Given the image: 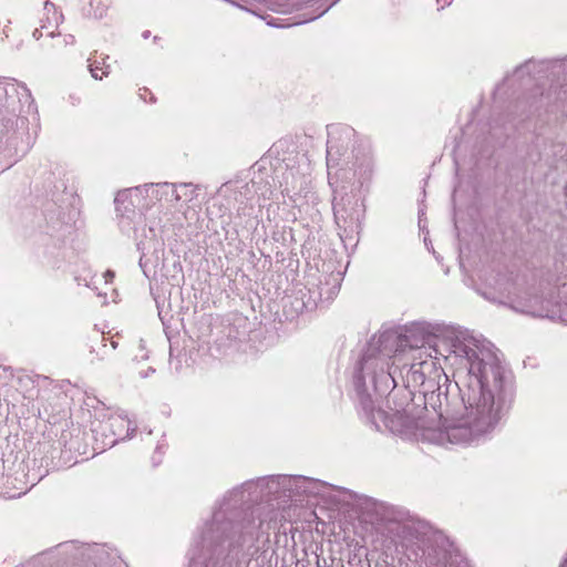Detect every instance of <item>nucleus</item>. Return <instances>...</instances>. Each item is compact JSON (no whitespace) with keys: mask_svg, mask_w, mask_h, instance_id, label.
Returning a JSON list of instances; mask_svg holds the SVG:
<instances>
[{"mask_svg":"<svg viewBox=\"0 0 567 567\" xmlns=\"http://www.w3.org/2000/svg\"><path fill=\"white\" fill-rule=\"evenodd\" d=\"M437 342L445 348L444 359L454 367L457 378L461 398L454 396L449 403L454 413L465 406L480 426H487L507 406L512 372L484 341L460 326L415 322L405 333L390 329L374 334L353 368L354 392L369 422L380 427L373 415V393H384L395 385V371L391 367L401 354L406 349L417 354L424 351L425 344L437 347ZM434 351L437 353L436 348Z\"/></svg>","mask_w":567,"mask_h":567,"instance_id":"f257e3e1","label":"nucleus"},{"mask_svg":"<svg viewBox=\"0 0 567 567\" xmlns=\"http://www.w3.org/2000/svg\"><path fill=\"white\" fill-rule=\"evenodd\" d=\"M412 363L401 371L404 388L391 386L384 393H373V415L380 427L369 422L360 402L359 414L371 429L390 431L405 440L426 441L434 444H474L484 440L508 414L515 399L514 378L507 406L494 415L491 424L480 426L476 416L465 406L457 412L450 409L454 396H460L457 380L452 384H437L442 369L437 358L426 351L411 355Z\"/></svg>","mask_w":567,"mask_h":567,"instance_id":"f03ea898","label":"nucleus"},{"mask_svg":"<svg viewBox=\"0 0 567 567\" xmlns=\"http://www.w3.org/2000/svg\"><path fill=\"white\" fill-rule=\"evenodd\" d=\"M324 483L297 475H271L247 481L228 491L214 507L188 550V567H241L252 560L261 567H277V549L270 533L277 529V513L264 512L250 503L258 491L292 495H317Z\"/></svg>","mask_w":567,"mask_h":567,"instance_id":"7ed1b4c3","label":"nucleus"},{"mask_svg":"<svg viewBox=\"0 0 567 567\" xmlns=\"http://www.w3.org/2000/svg\"><path fill=\"white\" fill-rule=\"evenodd\" d=\"M37 106L25 84L0 78V152L4 156H23L33 145L37 132L29 130V118Z\"/></svg>","mask_w":567,"mask_h":567,"instance_id":"20e7f679","label":"nucleus"},{"mask_svg":"<svg viewBox=\"0 0 567 567\" xmlns=\"http://www.w3.org/2000/svg\"><path fill=\"white\" fill-rule=\"evenodd\" d=\"M482 296L516 312L567 323V303L561 305L553 289L545 296L542 286L527 285L518 277L499 275L493 290Z\"/></svg>","mask_w":567,"mask_h":567,"instance_id":"39448f33","label":"nucleus"},{"mask_svg":"<svg viewBox=\"0 0 567 567\" xmlns=\"http://www.w3.org/2000/svg\"><path fill=\"white\" fill-rule=\"evenodd\" d=\"M327 168L329 184L352 181L362 186L372 173V158L365 147L354 146L355 132L348 125L333 124L327 127Z\"/></svg>","mask_w":567,"mask_h":567,"instance_id":"423d86ee","label":"nucleus"},{"mask_svg":"<svg viewBox=\"0 0 567 567\" xmlns=\"http://www.w3.org/2000/svg\"><path fill=\"white\" fill-rule=\"evenodd\" d=\"M401 546L409 560L426 567H470L454 544L425 524L410 522L400 527Z\"/></svg>","mask_w":567,"mask_h":567,"instance_id":"0eeeda50","label":"nucleus"},{"mask_svg":"<svg viewBox=\"0 0 567 567\" xmlns=\"http://www.w3.org/2000/svg\"><path fill=\"white\" fill-rule=\"evenodd\" d=\"M349 183V179L347 181ZM350 193L347 192V186L342 185L334 189L332 200V208L334 220L340 229V237L342 240L354 239L355 235L362 230V221L364 218L365 207L362 198L359 195V188L351 182Z\"/></svg>","mask_w":567,"mask_h":567,"instance_id":"6e6552de","label":"nucleus"},{"mask_svg":"<svg viewBox=\"0 0 567 567\" xmlns=\"http://www.w3.org/2000/svg\"><path fill=\"white\" fill-rule=\"evenodd\" d=\"M92 433L102 436V450L114 446L118 441L132 436L135 427L132 422L121 414H112L104 420L92 423Z\"/></svg>","mask_w":567,"mask_h":567,"instance_id":"1a4fd4ad","label":"nucleus"},{"mask_svg":"<svg viewBox=\"0 0 567 567\" xmlns=\"http://www.w3.org/2000/svg\"><path fill=\"white\" fill-rule=\"evenodd\" d=\"M282 178L280 185L282 195L288 197L293 207L298 208L300 213L307 210L309 202L316 204L317 196L311 192L310 181L306 175L289 169Z\"/></svg>","mask_w":567,"mask_h":567,"instance_id":"9d476101","label":"nucleus"},{"mask_svg":"<svg viewBox=\"0 0 567 567\" xmlns=\"http://www.w3.org/2000/svg\"><path fill=\"white\" fill-rule=\"evenodd\" d=\"M144 192L145 186L120 190L114 199L117 214L122 218L134 220L142 214V209L144 208V205H142Z\"/></svg>","mask_w":567,"mask_h":567,"instance_id":"9b49d317","label":"nucleus"},{"mask_svg":"<svg viewBox=\"0 0 567 567\" xmlns=\"http://www.w3.org/2000/svg\"><path fill=\"white\" fill-rule=\"evenodd\" d=\"M545 65L546 69H551L567 75V56L561 59H550L545 61L528 60L518 65L511 76L504 79L505 82H511L515 79L522 80L525 75L529 76L536 68Z\"/></svg>","mask_w":567,"mask_h":567,"instance_id":"f8f14e48","label":"nucleus"},{"mask_svg":"<svg viewBox=\"0 0 567 567\" xmlns=\"http://www.w3.org/2000/svg\"><path fill=\"white\" fill-rule=\"evenodd\" d=\"M44 17L40 19L41 29L48 31V35L53 38L56 29L63 22V14L58 11L55 4L49 0L44 2Z\"/></svg>","mask_w":567,"mask_h":567,"instance_id":"ddd939ff","label":"nucleus"},{"mask_svg":"<svg viewBox=\"0 0 567 567\" xmlns=\"http://www.w3.org/2000/svg\"><path fill=\"white\" fill-rule=\"evenodd\" d=\"M150 190H152V193H161V196H165L166 200L171 203L181 202L182 194L178 190L177 184L158 183L156 185H145V193L147 194Z\"/></svg>","mask_w":567,"mask_h":567,"instance_id":"4468645a","label":"nucleus"},{"mask_svg":"<svg viewBox=\"0 0 567 567\" xmlns=\"http://www.w3.org/2000/svg\"><path fill=\"white\" fill-rule=\"evenodd\" d=\"M324 284L320 281L319 286V297L321 299H331L336 296L340 289V272H331L324 277Z\"/></svg>","mask_w":567,"mask_h":567,"instance_id":"2eb2a0df","label":"nucleus"},{"mask_svg":"<svg viewBox=\"0 0 567 567\" xmlns=\"http://www.w3.org/2000/svg\"><path fill=\"white\" fill-rule=\"evenodd\" d=\"M60 447H63L65 452H75L82 454L81 444H80V430H78V434L74 435L71 431H63L59 439Z\"/></svg>","mask_w":567,"mask_h":567,"instance_id":"dca6fc26","label":"nucleus"},{"mask_svg":"<svg viewBox=\"0 0 567 567\" xmlns=\"http://www.w3.org/2000/svg\"><path fill=\"white\" fill-rule=\"evenodd\" d=\"M107 11V6L103 0H91L89 3L87 16L95 19H102Z\"/></svg>","mask_w":567,"mask_h":567,"instance_id":"f3484780","label":"nucleus"},{"mask_svg":"<svg viewBox=\"0 0 567 567\" xmlns=\"http://www.w3.org/2000/svg\"><path fill=\"white\" fill-rule=\"evenodd\" d=\"M87 62L89 71L95 80H101L103 76L109 75L110 65H105L104 62L100 64L97 61H92L91 59H89Z\"/></svg>","mask_w":567,"mask_h":567,"instance_id":"a211bd4d","label":"nucleus"},{"mask_svg":"<svg viewBox=\"0 0 567 567\" xmlns=\"http://www.w3.org/2000/svg\"><path fill=\"white\" fill-rule=\"evenodd\" d=\"M178 190L182 194L181 202H190L196 197V187L192 183L177 184Z\"/></svg>","mask_w":567,"mask_h":567,"instance_id":"6ab92c4d","label":"nucleus"},{"mask_svg":"<svg viewBox=\"0 0 567 567\" xmlns=\"http://www.w3.org/2000/svg\"><path fill=\"white\" fill-rule=\"evenodd\" d=\"M281 527L282 526H280V527L277 526V529L272 530L275 534V542L272 543V545L275 547L278 546L282 539L285 540L284 546H287V538H288L287 532H286V529L281 530Z\"/></svg>","mask_w":567,"mask_h":567,"instance_id":"aec40b11","label":"nucleus"},{"mask_svg":"<svg viewBox=\"0 0 567 567\" xmlns=\"http://www.w3.org/2000/svg\"><path fill=\"white\" fill-rule=\"evenodd\" d=\"M162 445H158L152 456V462L154 466H157L162 462Z\"/></svg>","mask_w":567,"mask_h":567,"instance_id":"412c9836","label":"nucleus"},{"mask_svg":"<svg viewBox=\"0 0 567 567\" xmlns=\"http://www.w3.org/2000/svg\"><path fill=\"white\" fill-rule=\"evenodd\" d=\"M339 0H333L329 6H327L323 10H321L319 13L315 14V16H311L309 17L308 19H306L305 21H312V20H316L317 18L321 17L322 14H324L332 6H334Z\"/></svg>","mask_w":567,"mask_h":567,"instance_id":"4be33fe9","label":"nucleus"},{"mask_svg":"<svg viewBox=\"0 0 567 567\" xmlns=\"http://www.w3.org/2000/svg\"><path fill=\"white\" fill-rule=\"evenodd\" d=\"M74 43H75V38H74V35H72V34H65V35H63V39H62V43H61V45L66 47V45H72V44H74Z\"/></svg>","mask_w":567,"mask_h":567,"instance_id":"5701e85b","label":"nucleus"},{"mask_svg":"<svg viewBox=\"0 0 567 567\" xmlns=\"http://www.w3.org/2000/svg\"><path fill=\"white\" fill-rule=\"evenodd\" d=\"M11 377H12L11 371L8 368H6V367H1L0 365V379L1 380H7V379H9Z\"/></svg>","mask_w":567,"mask_h":567,"instance_id":"b1692460","label":"nucleus"},{"mask_svg":"<svg viewBox=\"0 0 567 567\" xmlns=\"http://www.w3.org/2000/svg\"><path fill=\"white\" fill-rule=\"evenodd\" d=\"M140 91H141L140 96H141L144 101H146V94H148V95H150V102H155V97H154V95H153V94H152V93H151L146 87L141 89Z\"/></svg>","mask_w":567,"mask_h":567,"instance_id":"393cba45","label":"nucleus"},{"mask_svg":"<svg viewBox=\"0 0 567 567\" xmlns=\"http://www.w3.org/2000/svg\"><path fill=\"white\" fill-rule=\"evenodd\" d=\"M43 30H44V29H41V27H40V28H37V29L33 31V33H32L33 38H34L35 40H39V39L42 37V34H43V33H42V31H43Z\"/></svg>","mask_w":567,"mask_h":567,"instance_id":"a878e982","label":"nucleus"},{"mask_svg":"<svg viewBox=\"0 0 567 567\" xmlns=\"http://www.w3.org/2000/svg\"><path fill=\"white\" fill-rule=\"evenodd\" d=\"M453 0H436L437 4L441 9L445 8L446 6H450Z\"/></svg>","mask_w":567,"mask_h":567,"instance_id":"bb28decb","label":"nucleus"},{"mask_svg":"<svg viewBox=\"0 0 567 567\" xmlns=\"http://www.w3.org/2000/svg\"><path fill=\"white\" fill-rule=\"evenodd\" d=\"M154 372H155V370L153 368H148L146 371L141 372L140 374L142 378H147L151 373H154Z\"/></svg>","mask_w":567,"mask_h":567,"instance_id":"cd10ccee","label":"nucleus"},{"mask_svg":"<svg viewBox=\"0 0 567 567\" xmlns=\"http://www.w3.org/2000/svg\"><path fill=\"white\" fill-rule=\"evenodd\" d=\"M104 277L106 279V282L111 281L112 278L114 277V272L111 271V270H107L105 274H104Z\"/></svg>","mask_w":567,"mask_h":567,"instance_id":"c85d7f7f","label":"nucleus"},{"mask_svg":"<svg viewBox=\"0 0 567 567\" xmlns=\"http://www.w3.org/2000/svg\"><path fill=\"white\" fill-rule=\"evenodd\" d=\"M150 33H151L150 31H145V32L143 33V37H144L145 39H147V38L150 37Z\"/></svg>","mask_w":567,"mask_h":567,"instance_id":"c756f323","label":"nucleus"},{"mask_svg":"<svg viewBox=\"0 0 567 567\" xmlns=\"http://www.w3.org/2000/svg\"><path fill=\"white\" fill-rule=\"evenodd\" d=\"M111 346H112V348H113V349H116V347H117V342H116V341H112V342H111Z\"/></svg>","mask_w":567,"mask_h":567,"instance_id":"7c9ffc66","label":"nucleus"},{"mask_svg":"<svg viewBox=\"0 0 567 567\" xmlns=\"http://www.w3.org/2000/svg\"><path fill=\"white\" fill-rule=\"evenodd\" d=\"M105 340H106V339H105V337H102V341H105ZM106 347H107V346H106V343H105V342H103V343H102V348H103V349H105Z\"/></svg>","mask_w":567,"mask_h":567,"instance_id":"2f4dec72","label":"nucleus"},{"mask_svg":"<svg viewBox=\"0 0 567 567\" xmlns=\"http://www.w3.org/2000/svg\"><path fill=\"white\" fill-rule=\"evenodd\" d=\"M559 567H567V558L560 564Z\"/></svg>","mask_w":567,"mask_h":567,"instance_id":"473e14b6","label":"nucleus"},{"mask_svg":"<svg viewBox=\"0 0 567 567\" xmlns=\"http://www.w3.org/2000/svg\"><path fill=\"white\" fill-rule=\"evenodd\" d=\"M267 23H268L269 25L280 27L279 24H276V23H274L272 21H268Z\"/></svg>","mask_w":567,"mask_h":567,"instance_id":"72a5a7b5","label":"nucleus"}]
</instances>
